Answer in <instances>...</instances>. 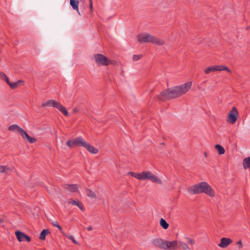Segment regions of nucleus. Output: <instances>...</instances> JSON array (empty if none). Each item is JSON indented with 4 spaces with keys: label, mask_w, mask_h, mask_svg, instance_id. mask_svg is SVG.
Returning <instances> with one entry per match:
<instances>
[{
    "label": "nucleus",
    "mask_w": 250,
    "mask_h": 250,
    "mask_svg": "<svg viewBox=\"0 0 250 250\" xmlns=\"http://www.w3.org/2000/svg\"><path fill=\"white\" fill-rule=\"evenodd\" d=\"M23 82L21 81V80H19L18 81L16 82H15V83H12L10 82V81H7V84L10 86V88L11 89H15L16 88V87H18V86L19 85V84L20 83H23Z\"/></svg>",
    "instance_id": "6ab92c4d"
},
{
    "label": "nucleus",
    "mask_w": 250,
    "mask_h": 250,
    "mask_svg": "<svg viewBox=\"0 0 250 250\" xmlns=\"http://www.w3.org/2000/svg\"><path fill=\"white\" fill-rule=\"evenodd\" d=\"M78 111H79V110L77 108H74L73 109V112L74 113H76L78 112Z\"/></svg>",
    "instance_id": "72a5a7b5"
},
{
    "label": "nucleus",
    "mask_w": 250,
    "mask_h": 250,
    "mask_svg": "<svg viewBox=\"0 0 250 250\" xmlns=\"http://www.w3.org/2000/svg\"><path fill=\"white\" fill-rule=\"evenodd\" d=\"M89 1L90 9V10L92 11V8H93L92 0H89Z\"/></svg>",
    "instance_id": "2f4dec72"
},
{
    "label": "nucleus",
    "mask_w": 250,
    "mask_h": 250,
    "mask_svg": "<svg viewBox=\"0 0 250 250\" xmlns=\"http://www.w3.org/2000/svg\"><path fill=\"white\" fill-rule=\"evenodd\" d=\"M3 222V219L0 218V223H1Z\"/></svg>",
    "instance_id": "e433bc0d"
},
{
    "label": "nucleus",
    "mask_w": 250,
    "mask_h": 250,
    "mask_svg": "<svg viewBox=\"0 0 250 250\" xmlns=\"http://www.w3.org/2000/svg\"><path fill=\"white\" fill-rule=\"evenodd\" d=\"M49 233V231L48 229H43L42 231H41V233L40 234V239L41 240H44L45 238V236L48 233Z\"/></svg>",
    "instance_id": "b1692460"
},
{
    "label": "nucleus",
    "mask_w": 250,
    "mask_h": 250,
    "mask_svg": "<svg viewBox=\"0 0 250 250\" xmlns=\"http://www.w3.org/2000/svg\"><path fill=\"white\" fill-rule=\"evenodd\" d=\"M0 78L5 81L6 83H7V81L9 80L7 76L2 72H0Z\"/></svg>",
    "instance_id": "c85d7f7f"
},
{
    "label": "nucleus",
    "mask_w": 250,
    "mask_h": 250,
    "mask_svg": "<svg viewBox=\"0 0 250 250\" xmlns=\"http://www.w3.org/2000/svg\"><path fill=\"white\" fill-rule=\"evenodd\" d=\"M87 195L90 197V198H95L96 197V194L93 192L92 191V190H91L90 189H87Z\"/></svg>",
    "instance_id": "393cba45"
},
{
    "label": "nucleus",
    "mask_w": 250,
    "mask_h": 250,
    "mask_svg": "<svg viewBox=\"0 0 250 250\" xmlns=\"http://www.w3.org/2000/svg\"><path fill=\"white\" fill-rule=\"evenodd\" d=\"M215 148L217 150L218 154L220 155L223 154L225 152V149L220 145H216L215 146Z\"/></svg>",
    "instance_id": "412c9836"
},
{
    "label": "nucleus",
    "mask_w": 250,
    "mask_h": 250,
    "mask_svg": "<svg viewBox=\"0 0 250 250\" xmlns=\"http://www.w3.org/2000/svg\"><path fill=\"white\" fill-rule=\"evenodd\" d=\"M68 203L69 204L77 206L82 211L85 210L83 203L78 200H75L71 198L69 199Z\"/></svg>",
    "instance_id": "2eb2a0df"
},
{
    "label": "nucleus",
    "mask_w": 250,
    "mask_h": 250,
    "mask_svg": "<svg viewBox=\"0 0 250 250\" xmlns=\"http://www.w3.org/2000/svg\"><path fill=\"white\" fill-rule=\"evenodd\" d=\"M249 28H250V26H249Z\"/></svg>",
    "instance_id": "58836bf2"
},
{
    "label": "nucleus",
    "mask_w": 250,
    "mask_h": 250,
    "mask_svg": "<svg viewBox=\"0 0 250 250\" xmlns=\"http://www.w3.org/2000/svg\"><path fill=\"white\" fill-rule=\"evenodd\" d=\"M243 165L245 169L250 168V157H247L243 160Z\"/></svg>",
    "instance_id": "aec40b11"
},
{
    "label": "nucleus",
    "mask_w": 250,
    "mask_h": 250,
    "mask_svg": "<svg viewBox=\"0 0 250 250\" xmlns=\"http://www.w3.org/2000/svg\"><path fill=\"white\" fill-rule=\"evenodd\" d=\"M204 155L206 157H208V154L206 152H204Z\"/></svg>",
    "instance_id": "c9c22d12"
},
{
    "label": "nucleus",
    "mask_w": 250,
    "mask_h": 250,
    "mask_svg": "<svg viewBox=\"0 0 250 250\" xmlns=\"http://www.w3.org/2000/svg\"><path fill=\"white\" fill-rule=\"evenodd\" d=\"M165 240L160 238H155L152 240V244L155 247L163 249Z\"/></svg>",
    "instance_id": "4468645a"
},
{
    "label": "nucleus",
    "mask_w": 250,
    "mask_h": 250,
    "mask_svg": "<svg viewBox=\"0 0 250 250\" xmlns=\"http://www.w3.org/2000/svg\"><path fill=\"white\" fill-rule=\"evenodd\" d=\"M12 169L9 167L0 165V173H8L12 171Z\"/></svg>",
    "instance_id": "4be33fe9"
},
{
    "label": "nucleus",
    "mask_w": 250,
    "mask_h": 250,
    "mask_svg": "<svg viewBox=\"0 0 250 250\" xmlns=\"http://www.w3.org/2000/svg\"><path fill=\"white\" fill-rule=\"evenodd\" d=\"M178 242L176 240L168 241L165 240L163 249L165 250H175L178 248Z\"/></svg>",
    "instance_id": "9b49d317"
},
{
    "label": "nucleus",
    "mask_w": 250,
    "mask_h": 250,
    "mask_svg": "<svg viewBox=\"0 0 250 250\" xmlns=\"http://www.w3.org/2000/svg\"><path fill=\"white\" fill-rule=\"evenodd\" d=\"M8 130L9 131H17L19 132L22 137L24 139H26L30 143H34L37 141L36 138L30 137L24 129L17 125H12L9 126L8 127Z\"/></svg>",
    "instance_id": "423d86ee"
},
{
    "label": "nucleus",
    "mask_w": 250,
    "mask_h": 250,
    "mask_svg": "<svg viewBox=\"0 0 250 250\" xmlns=\"http://www.w3.org/2000/svg\"><path fill=\"white\" fill-rule=\"evenodd\" d=\"M188 191L192 194L204 193L211 197L215 196V192L213 188L205 182H200L188 187Z\"/></svg>",
    "instance_id": "f03ea898"
},
{
    "label": "nucleus",
    "mask_w": 250,
    "mask_h": 250,
    "mask_svg": "<svg viewBox=\"0 0 250 250\" xmlns=\"http://www.w3.org/2000/svg\"><path fill=\"white\" fill-rule=\"evenodd\" d=\"M129 174L132 177H134L140 180H148L153 183L160 185L162 184V180L156 175H154L149 171H144L140 173L129 172Z\"/></svg>",
    "instance_id": "7ed1b4c3"
},
{
    "label": "nucleus",
    "mask_w": 250,
    "mask_h": 250,
    "mask_svg": "<svg viewBox=\"0 0 250 250\" xmlns=\"http://www.w3.org/2000/svg\"><path fill=\"white\" fill-rule=\"evenodd\" d=\"M161 145H165V143H161Z\"/></svg>",
    "instance_id": "4c0bfd02"
},
{
    "label": "nucleus",
    "mask_w": 250,
    "mask_h": 250,
    "mask_svg": "<svg viewBox=\"0 0 250 250\" xmlns=\"http://www.w3.org/2000/svg\"><path fill=\"white\" fill-rule=\"evenodd\" d=\"M79 1L78 0H70V4L73 9L78 11Z\"/></svg>",
    "instance_id": "a211bd4d"
},
{
    "label": "nucleus",
    "mask_w": 250,
    "mask_h": 250,
    "mask_svg": "<svg viewBox=\"0 0 250 250\" xmlns=\"http://www.w3.org/2000/svg\"><path fill=\"white\" fill-rule=\"evenodd\" d=\"M232 242V241L230 239L224 237L221 239L220 243L218 244V246L222 248H226Z\"/></svg>",
    "instance_id": "dca6fc26"
},
{
    "label": "nucleus",
    "mask_w": 250,
    "mask_h": 250,
    "mask_svg": "<svg viewBox=\"0 0 250 250\" xmlns=\"http://www.w3.org/2000/svg\"><path fill=\"white\" fill-rule=\"evenodd\" d=\"M179 246L181 247L184 250L189 249V247L188 246L186 243L182 242H179Z\"/></svg>",
    "instance_id": "cd10ccee"
},
{
    "label": "nucleus",
    "mask_w": 250,
    "mask_h": 250,
    "mask_svg": "<svg viewBox=\"0 0 250 250\" xmlns=\"http://www.w3.org/2000/svg\"><path fill=\"white\" fill-rule=\"evenodd\" d=\"M41 106L42 107H44L45 106H52L58 109L60 111L62 112L64 116H68L69 115V113L67 110H66V108L64 106H63L62 104H61L59 102L54 100H49L43 103L42 104Z\"/></svg>",
    "instance_id": "39448f33"
},
{
    "label": "nucleus",
    "mask_w": 250,
    "mask_h": 250,
    "mask_svg": "<svg viewBox=\"0 0 250 250\" xmlns=\"http://www.w3.org/2000/svg\"><path fill=\"white\" fill-rule=\"evenodd\" d=\"M15 234L18 240L20 242L27 241L29 242L31 240L29 236H28L27 235H26V234L20 231H16L15 232Z\"/></svg>",
    "instance_id": "f8f14e48"
},
{
    "label": "nucleus",
    "mask_w": 250,
    "mask_h": 250,
    "mask_svg": "<svg viewBox=\"0 0 250 250\" xmlns=\"http://www.w3.org/2000/svg\"><path fill=\"white\" fill-rule=\"evenodd\" d=\"M84 140L82 137H77L75 139L68 140L66 142V145L70 148H73L75 146H83Z\"/></svg>",
    "instance_id": "9d476101"
},
{
    "label": "nucleus",
    "mask_w": 250,
    "mask_h": 250,
    "mask_svg": "<svg viewBox=\"0 0 250 250\" xmlns=\"http://www.w3.org/2000/svg\"><path fill=\"white\" fill-rule=\"evenodd\" d=\"M67 238L71 240L74 243L76 244H78L77 242L75 240L74 237L72 235H65Z\"/></svg>",
    "instance_id": "7c9ffc66"
},
{
    "label": "nucleus",
    "mask_w": 250,
    "mask_h": 250,
    "mask_svg": "<svg viewBox=\"0 0 250 250\" xmlns=\"http://www.w3.org/2000/svg\"><path fill=\"white\" fill-rule=\"evenodd\" d=\"M142 57V55H133L132 59L134 62H135V61H137L139 60Z\"/></svg>",
    "instance_id": "c756f323"
},
{
    "label": "nucleus",
    "mask_w": 250,
    "mask_h": 250,
    "mask_svg": "<svg viewBox=\"0 0 250 250\" xmlns=\"http://www.w3.org/2000/svg\"><path fill=\"white\" fill-rule=\"evenodd\" d=\"M95 62L100 66H107L111 63L110 59L101 54H96L94 56Z\"/></svg>",
    "instance_id": "0eeeda50"
},
{
    "label": "nucleus",
    "mask_w": 250,
    "mask_h": 250,
    "mask_svg": "<svg viewBox=\"0 0 250 250\" xmlns=\"http://www.w3.org/2000/svg\"><path fill=\"white\" fill-rule=\"evenodd\" d=\"M238 116V112L235 107H233L228 114L227 121L231 124H234L237 121Z\"/></svg>",
    "instance_id": "1a4fd4ad"
},
{
    "label": "nucleus",
    "mask_w": 250,
    "mask_h": 250,
    "mask_svg": "<svg viewBox=\"0 0 250 250\" xmlns=\"http://www.w3.org/2000/svg\"><path fill=\"white\" fill-rule=\"evenodd\" d=\"M191 85L192 83L188 82L171 88H167L161 92L157 96V98L161 101H166L178 98L186 93L190 89Z\"/></svg>",
    "instance_id": "f257e3e1"
},
{
    "label": "nucleus",
    "mask_w": 250,
    "mask_h": 250,
    "mask_svg": "<svg viewBox=\"0 0 250 250\" xmlns=\"http://www.w3.org/2000/svg\"><path fill=\"white\" fill-rule=\"evenodd\" d=\"M160 224L161 226L165 229H167L169 227L168 224L163 218L160 219Z\"/></svg>",
    "instance_id": "5701e85b"
},
{
    "label": "nucleus",
    "mask_w": 250,
    "mask_h": 250,
    "mask_svg": "<svg viewBox=\"0 0 250 250\" xmlns=\"http://www.w3.org/2000/svg\"><path fill=\"white\" fill-rule=\"evenodd\" d=\"M227 71L229 73H231V71L229 69V68L224 65H214V66L207 67L204 70V72L206 74H208L211 72H214V71Z\"/></svg>",
    "instance_id": "6e6552de"
},
{
    "label": "nucleus",
    "mask_w": 250,
    "mask_h": 250,
    "mask_svg": "<svg viewBox=\"0 0 250 250\" xmlns=\"http://www.w3.org/2000/svg\"><path fill=\"white\" fill-rule=\"evenodd\" d=\"M64 188L67 189L70 192H75L78 191V186L76 184H64L63 185Z\"/></svg>",
    "instance_id": "f3484780"
},
{
    "label": "nucleus",
    "mask_w": 250,
    "mask_h": 250,
    "mask_svg": "<svg viewBox=\"0 0 250 250\" xmlns=\"http://www.w3.org/2000/svg\"><path fill=\"white\" fill-rule=\"evenodd\" d=\"M87 229L88 230V231H90L91 230H92V227L91 226H89L87 228Z\"/></svg>",
    "instance_id": "f704fd0d"
},
{
    "label": "nucleus",
    "mask_w": 250,
    "mask_h": 250,
    "mask_svg": "<svg viewBox=\"0 0 250 250\" xmlns=\"http://www.w3.org/2000/svg\"><path fill=\"white\" fill-rule=\"evenodd\" d=\"M185 240L186 243H187L188 244H189L191 246H193L195 243L194 240L189 237H186L185 238Z\"/></svg>",
    "instance_id": "bb28decb"
},
{
    "label": "nucleus",
    "mask_w": 250,
    "mask_h": 250,
    "mask_svg": "<svg viewBox=\"0 0 250 250\" xmlns=\"http://www.w3.org/2000/svg\"><path fill=\"white\" fill-rule=\"evenodd\" d=\"M83 147H84L90 153L92 154H97L98 152V149L90 144H87L85 141L83 144Z\"/></svg>",
    "instance_id": "ddd939ff"
},
{
    "label": "nucleus",
    "mask_w": 250,
    "mask_h": 250,
    "mask_svg": "<svg viewBox=\"0 0 250 250\" xmlns=\"http://www.w3.org/2000/svg\"><path fill=\"white\" fill-rule=\"evenodd\" d=\"M52 224L53 226L56 227L58 228L59 230L62 232V233L64 234L62 230V227L58 224V223L57 221H54L52 223ZM65 235L64 234H63Z\"/></svg>",
    "instance_id": "a878e982"
},
{
    "label": "nucleus",
    "mask_w": 250,
    "mask_h": 250,
    "mask_svg": "<svg viewBox=\"0 0 250 250\" xmlns=\"http://www.w3.org/2000/svg\"><path fill=\"white\" fill-rule=\"evenodd\" d=\"M237 244L239 246V249L241 248L242 247V243L241 241H239L237 242Z\"/></svg>",
    "instance_id": "473e14b6"
},
{
    "label": "nucleus",
    "mask_w": 250,
    "mask_h": 250,
    "mask_svg": "<svg viewBox=\"0 0 250 250\" xmlns=\"http://www.w3.org/2000/svg\"><path fill=\"white\" fill-rule=\"evenodd\" d=\"M137 40L139 42H150L159 45H163L165 43L164 40L147 33L139 35Z\"/></svg>",
    "instance_id": "20e7f679"
}]
</instances>
